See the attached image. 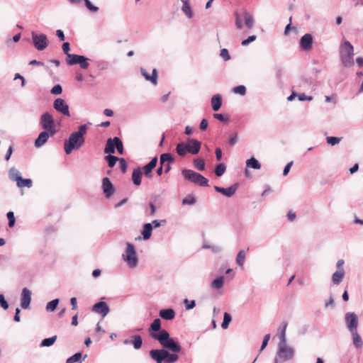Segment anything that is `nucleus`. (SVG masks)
Returning <instances> with one entry per match:
<instances>
[{"instance_id":"f257e3e1","label":"nucleus","mask_w":363,"mask_h":363,"mask_svg":"<svg viewBox=\"0 0 363 363\" xmlns=\"http://www.w3.org/2000/svg\"><path fill=\"white\" fill-rule=\"evenodd\" d=\"M150 330L153 331L150 333V337L157 340L164 348L173 352H179L182 350V347L170 337L169 332L164 329L161 330L160 319L156 318L152 321Z\"/></svg>"},{"instance_id":"f03ea898","label":"nucleus","mask_w":363,"mask_h":363,"mask_svg":"<svg viewBox=\"0 0 363 363\" xmlns=\"http://www.w3.org/2000/svg\"><path fill=\"white\" fill-rule=\"evenodd\" d=\"M87 130V125H81L78 128V130L70 134L68 140L64 143L65 152L67 155H69L73 150H79L85 142L84 135Z\"/></svg>"},{"instance_id":"7ed1b4c3","label":"nucleus","mask_w":363,"mask_h":363,"mask_svg":"<svg viewBox=\"0 0 363 363\" xmlns=\"http://www.w3.org/2000/svg\"><path fill=\"white\" fill-rule=\"evenodd\" d=\"M182 175L184 180L199 186H208V179L200 173L192 169H184L182 170Z\"/></svg>"},{"instance_id":"20e7f679","label":"nucleus","mask_w":363,"mask_h":363,"mask_svg":"<svg viewBox=\"0 0 363 363\" xmlns=\"http://www.w3.org/2000/svg\"><path fill=\"white\" fill-rule=\"evenodd\" d=\"M122 257L129 267L135 268L137 267L138 264V258L133 244L129 242L127 243L125 254H123Z\"/></svg>"},{"instance_id":"39448f33","label":"nucleus","mask_w":363,"mask_h":363,"mask_svg":"<svg viewBox=\"0 0 363 363\" xmlns=\"http://www.w3.org/2000/svg\"><path fill=\"white\" fill-rule=\"evenodd\" d=\"M40 125L44 130L51 133V135H55L57 133L54 118L49 112H45L41 115Z\"/></svg>"},{"instance_id":"423d86ee","label":"nucleus","mask_w":363,"mask_h":363,"mask_svg":"<svg viewBox=\"0 0 363 363\" xmlns=\"http://www.w3.org/2000/svg\"><path fill=\"white\" fill-rule=\"evenodd\" d=\"M116 149L118 154H123V145L122 140L118 137H114L113 138H109L105 145L104 153L113 154L115 153Z\"/></svg>"},{"instance_id":"0eeeda50","label":"nucleus","mask_w":363,"mask_h":363,"mask_svg":"<svg viewBox=\"0 0 363 363\" xmlns=\"http://www.w3.org/2000/svg\"><path fill=\"white\" fill-rule=\"evenodd\" d=\"M294 356V350L286 345H278V350L277 352L276 357L278 361L286 362L291 359Z\"/></svg>"},{"instance_id":"6e6552de","label":"nucleus","mask_w":363,"mask_h":363,"mask_svg":"<svg viewBox=\"0 0 363 363\" xmlns=\"http://www.w3.org/2000/svg\"><path fill=\"white\" fill-rule=\"evenodd\" d=\"M32 40L35 48L39 51L45 50L48 45L47 35L45 34H37L33 31L31 33Z\"/></svg>"},{"instance_id":"1a4fd4ad","label":"nucleus","mask_w":363,"mask_h":363,"mask_svg":"<svg viewBox=\"0 0 363 363\" xmlns=\"http://www.w3.org/2000/svg\"><path fill=\"white\" fill-rule=\"evenodd\" d=\"M53 108L57 112L60 113L63 116H70L69 105L65 99L62 98L56 99L53 102Z\"/></svg>"},{"instance_id":"9d476101","label":"nucleus","mask_w":363,"mask_h":363,"mask_svg":"<svg viewBox=\"0 0 363 363\" xmlns=\"http://www.w3.org/2000/svg\"><path fill=\"white\" fill-rule=\"evenodd\" d=\"M345 320L347 328L350 332L357 331L358 325V317L353 312H348L345 314Z\"/></svg>"},{"instance_id":"9b49d317","label":"nucleus","mask_w":363,"mask_h":363,"mask_svg":"<svg viewBox=\"0 0 363 363\" xmlns=\"http://www.w3.org/2000/svg\"><path fill=\"white\" fill-rule=\"evenodd\" d=\"M238 187H239V184L235 183L233 185H231L230 186H229L228 188H223V187L215 186L214 190L216 192L220 193V194H223L224 196H225L226 197L230 198V197H232L235 194Z\"/></svg>"},{"instance_id":"f8f14e48","label":"nucleus","mask_w":363,"mask_h":363,"mask_svg":"<svg viewBox=\"0 0 363 363\" xmlns=\"http://www.w3.org/2000/svg\"><path fill=\"white\" fill-rule=\"evenodd\" d=\"M186 145L188 152L192 155H196L200 151L201 143L194 138H188Z\"/></svg>"},{"instance_id":"ddd939ff","label":"nucleus","mask_w":363,"mask_h":363,"mask_svg":"<svg viewBox=\"0 0 363 363\" xmlns=\"http://www.w3.org/2000/svg\"><path fill=\"white\" fill-rule=\"evenodd\" d=\"M313 45V36L310 33L304 34L300 39L299 47L302 50L309 51Z\"/></svg>"},{"instance_id":"4468645a","label":"nucleus","mask_w":363,"mask_h":363,"mask_svg":"<svg viewBox=\"0 0 363 363\" xmlns=\"http://www.w3.org/2000/svg\"><path fill=\"white\" fill-rule=\"evenodd\" d=\"M92 311L105 317L109 313V307L106 302L99 301L93 306Z\"/></svg>"},{"instance_id":"2eb2a0df","label":"nucleus","mask_w":363,"mask_h":363,"mask_svg":"<svg viewBox=\"0 0 363 363\" xmlns=\"http://www.w3.org/2000/svg\"><path fill=\"white\" fill-rule=\"evenodd\" d=\"M30 301L31 291L27 288H23L21 292V306L26 309L29 307Z\"/></svg>"},{"instance_id":"dca6fc26","label":"nucleus","mask_w":363,"mask_h":363,"mask_svg":"<svg viewBox=\"0 0 363 363\" xmlns=\"http://www.w3.org/2000/svg\"><path fill=\"white\" fill-rule=\"evenodd\" d=\"M50 136L51 135V133H50L47 130H43L40 133L38 138L35 139L34 145L36 148H40L43 145H44L47 141L48 140Z\"/></svg>"},{"instance_id":"f3484780","label":"nucleus","mask_w":363,"mask_h":363,"mask_svg":"<svg viewBox=\"0 0 363 363\" xmlns=\"http://www.w3.org/2000/svg\"><path fill=\"white\" fill-rule=\"evenodd\" d=\"M102 188L106 197H111L114 193V187L108 177L102 179Z\"/></svg>"},{"instance_id":"a211bd4d","label":"nucleus","mask_w":363,"mask_h":363,"mask_svg":"<svg viewBox=\"0 0 363 363\" xmlns=\"http://www.w3.org/2000/svg\"><path fill=\"white\" fill-rule=\"evenodd\" d=\"M163 352L164 348L152 350L150 351V356L157 363H162L163 362L165 363V357Z\"/></svg>"},{"instance_id":"6ab92c4d","label":"nucleus","mask_w":363,"mask_h":363,"mask_svg":"<svg viewBox=\"0 0 363 363\" xmlns=\"http://www.w3.org/2000/svg\"><path fill=\"white\" fill-rule=\"evenodd\" d=\"M157 161H158L157 157H155L147 164H145L143 167L144 174L146 177H151V173H152L153 169L157 166Z\"/></svg>"},{"instance_id":"aec40b11","label":"nucleus","mask_w":363,"mask_h":363,"mask_svg":"<svg viewBox=\"0 0 363 363\" xmlns=\"http://www.w3.org/2000/svg\"><path fill=\"white\" fill-rule=\"evenodd\" d=\"M141 74L145 78L147 81L151 82L153 84H157V71L156 69H153L152 74L150 75L147 73L145 69L141 67L140 68Z\"/></svg>"},{"instance_id":"412c9836","label":"nucleus","mask_w":363,"mask_h":363,"mask_svg":"<svg viewBox=\"0 0 363 363\" xmlns=\"http://www.w3.org/2000/svg\"><path fill=\"white\" fill-rule=\"evenodd\" d=\"M160 316L166 320H170L174 318L175 311L172 308L162 309L159 313Z\"/></svg>"},{"instance_id":"4be33fe9","label":"nucleus","mask_w":363,"mask_h":363,"mask_svg":"<svg viewBox=\"0 0 363 363\" xmlns=\"http://www.w3.org/2000/svg\"><path fill=\"white\" fill-rule=\"evenodd\" d=\"M352 45L347 40H345L340 47V55H354Z\"/></svg>"},{"instance_id":"5701e85b","label":"nucleus","mask_w":363,"mask_h":363,"mask_svg":"<svg viewBox=\"0 0 363 363\" xmlns=\"http://www.w3.org/2000/svg\"><path fill=\"white\" fill-rule=\"evenodd\" d=\"M142 172L140 167H137L133 169L132 173V180L135 186H139L141 184Z\"/></svg>"},{"instance_id":"b1692460","label":"nucleus","mask_w":363,"mask_h":363,"mask_svg":"<svg viewBox=\"0 0 363 363\" xmlns=\"http://www.w3.org/2000/svg\"><path fill=\"white\" fill-rule=\"evenodd\" d=\"M167 348H164V354L165 357V363H174L179 359V355L177 354V352L170 353L169 351L166 350Z\"/></svg>"},{"instance_id":"393cba45","label":"nucleus","mask_w":363,"mask_h":363,"mask_svg":"<svg viewBox=\"0 0 363 363\" xmlns=\"http://www.w3.org/2000/svg\"><path fill=\"white\" fill-rule=\"evenodd\" d=\"M222 105V97L220 94H216L211 98L212 109L214 111H218Z\"/></svg>"},{"instance_id":"a878e982","label":"nucleus","mask_w":363,"mask_h":363,"mask_svg":"<svg viewBox=\"0 0 363 363\" xmlns=\"http://www.w3.org/2000/svg\"><path fill=\"white\" fill-rule=\"evenodd\" d=\"M152 223H145L144 225L143 229L142 230V235H143V239L145 240L150 239V238L152 235Z\"/></svg>"},{"instance_id":"bb28decb","label":"nucleus","mask_w":363,"mask_h":363,"mask_svg":"<svg viewBox=\"0 0 363 363\" xmlns=\"http://www.w3.org/2000/svg\"><path fill=\"white\" fill-rule=\"evenodd\" d=\"M353 55H340V60L344 67H349L353 65Z\"/></svg>"},{"instance_id":"cd10ccee","label":"nucleus","mask_w":363,"mask_h":363,"mask_svg":"<svg viewBox=\"0 0 363 363\" xmlns=\"http://www.w3.org/2000/svg\"><path fill=\"white\" fill-rule=\"evenodd\" d=\"M182 11L185 13V15L189 18H191L194 16L193 11L191 9L190 3L189 0L184 1V4L182 7Z\"/></svg>"},{"instance_id":"c85d7f7f","label":"nucleus","mask_w":363,"mask_h":363,"mask_svg":"<svg viewBox=\"0 0 363 363\" xmlns=\"http://www.w3.org/2000/svg\"><path fill=\"white\" fill-rule=\"evenodd\" d=\"M131 344L135 350H139L143 345V340L140 335L131 336Z\"/></svg>"},{"instance_id":"c756f323","label":"nucleus","mask_w":363,"mask_h":363,"mask_svg":"<svg viewBox=\"0 0 363 363\" xmlns=\"http://www.w3.org/2000/svg\"><path fill=\"white\" fill-rule=\"evenodd\" d=\"M83 55L71 54L67 57V63L69 65H78Z\"/></svg>"},{"instance_id":"7c9ffc66","label":"nucleus","mask_w":363,"mask_h":363,"mask_svg":"<svg viewBox=\"0 0 363 363\" xmlns=\"http://www.w3.org/2000/svg\"><path fill=\"white\" fill-rule=\"evenodd\" d=\"M345 272L337 270L333 273L332 276L333 283L335 285H338L343 279L345 277Z\"/></svg>"},{"instance_id":"2f4dec72","label":"nucleus","mask_w":363,"mask_h":363,"mask_svg":"<svg viewBox=\"0 0 363 363\" xmlns=\"http://www.w3.org/2000/svg\"><path fill=\"white\" fill-rule=\"evenodd\" d=\"M352 335V342L356 348H362L363 345V341L358 334L357 331L351 332Z\"/></svg>"},{"instance_id":"473e14b6","label":"nucleus","mask_w":363,"mask_h":363,"mask_svg":"<svg viewBox=\"0 0 363 363\" xmlns=\"http://www.w3.org/2000/svg\"><path fill=\"white\" fill-rule=\"evenodd\" d=\"M246 166L254 169H259L261 168L259 162L253 157L246 161Z\"/></svg>"},{"instance_id":"72a5a7b5","label":"nucleus","mask_w":363,"mask_h":363,"mask_svg":"<svg viewBox=\"0 0 363 363\" xmlns=\"http://www.w3.org/2000/svg\"><path fill=\"white\" fill-rule=\"evenodd\" d=\"M224 277L220 276L215 279L211 284V286L215 289H220L223 286L224 284Z\"/></svg>"},{"instance_id":"f704fd0d","label":"nucleus","mask_w":363,"mask_h":363,"mask_svg":"<svg viewBox=\"0 0 363 363\" xmlns=\"http://www.w3.org/2000/svg\"><path fill=\"white\" fill-rule=\"evenodd\" d=\"M9 177L11 180L16 181L17 183L19 181V178L21 179V175L18 169L12 167L9 171Z\"/></svg>"},{"instance_id":"c9c22d12","label":"nucleus","mask_w":363,"mask_h":363,"mask_svg":"<svg viewBox=\"0 0 363 363\" xmlns=\"http://www.w3.org/2000/svg\"><path fill=\"white\" fill-rule=\"evenodd\" d=\"M245 18V24L249 28L251 29L254 26V19L252 16L248 13L247 11H244L243 13Z\"/></svg>"},{"instance_id":"e433bc0d","label":"nucleus","mask_w":363,"mask_h":363,"mask_svg":"<svg viewBox=\"0 0 363 363\" xmlns=\"http://www.w3.org/2000/svg\"><path fill=\"white\" fill-rule=\"evenodd\" d=\"M176 152L179 156L184 157L188 152L186 145L184 143H178L176 147Z\"/></svg>"},{"instance_id":"4c0bfd02","label":"nucleus","mask_w":363,"mask_h":363,"mask_svg":"<svg viewBox=\"0 0 363 363\" xmlns=\"http://www.w3.org/2000/svg\"><path fill=\"white\" fill-rule=\"evenodd\" d=\"M60 300L58 298L53 299L48 302L46 305L45 309L48 312H53L56 310Z\"/></svg>"},{"instance_id":"58836bf2","label":"nucleus","mask_w":363,"mask_h":363,"mask_svg":"<svg viewBox=\"0 0 363 363\" xmlns=\"http://www.w3.org/2000/svg\"><path fill=\"white\" fill-rule=\"evenodd\" d=\"M105 160L107 162L108 167L112 168L115 166L116 163L119 161L120 158L112 155V154H108L105 157Z\"/></svg>"},{"instance_id":"ea45409f","label":"nucleus","mask_w":363,"mask_h":363,"mask_svg":"<svg viewBox=\"0 0 363 363\" xmlns=\"http://www.w3.org/2000/svg\"><path fill=\"white\" fill-rule=\"evenodd\" d=\"M194 167L199 171H203L206 167L205 161L201 158L194 160Z\"/></svg>"},{"instance_id":"a19ab883","label":"nucleus","mask_w":363,"mask_h":363,"mask_svg":"<svg viewBox=\"0 0 363 363\" xmlns=\"http://www.w3.org/2000/svg\"><path fill=\"white\" fill-rule=\"evenodd\" d=\"M56 340H57V335H54V336L48 337V338H45L42 340L40 345V347H50L51 345H52L55 343Z\"/></svg>"},{"instance_id":"79ce46f5","label":"nucleus","mask_w":363,"mask_h":363,"mask_svg":"<svg viewBox=\"0 0 363 363\" xmlns=\"http://www.w3.org/2000/svg\"><path fill=\"white\" fill-rule=\"evenodd\" d=\"M18 187L26 186L30 188L32 186V180L30 179H23L22 177L19 178V181L16 183Z\"/></svg>"},{"instance_id":"37998d69","label":"nucleus","mask_w":363,"mask_h":363,"mask_svg":"<svg viewBox=\"0 0 363 363\" xmlns=\"http://www.w3.org/2000/svg\"><path fill=\"white\" fill-rule=\"evenodd\" d=\"M196 202L195 196L189 194L182 199V205H194Z\"/></svg>"},{"instance_id":"c03bdc74","label":"nucleus","mask_w":363,"mask_h":363,"mask_svg":"<svg viewBox=\"0 0 363 363\" xmlns=\"http://www.w3.org/2000/svg\"><path fill=\"white\" fill-rule=\"evenodd\" d=\"M81 357H82V353L81 352H77L70 357H69L66 363H81Z\"/></svg>"},{"instance_id":"a18cd8bd","label":"nucleus","mask_w":363,"mask_h":363,"mask_svg":"<svg viewBox=\"0 0 363 363\" xmlns=\"http://www.w3.org/2000/svg\"><path fill=\"white\" fill-rule=\"evenodd\" d=\"M231 320H232V317H231L230 314H229L227 312L224 313L223 320L221 324L222 328L227 329L228 328V325H229L230 323L231 322Z\"/></svg>"},{"instance_id":"49530a36","label":"nucleus","mask_w":363,"mask_h":363,"mask_svg":"<svg viewBox=\"0 0 363 363\" xmlns=\"http://www.w3.org/2000/svg\"><path fill=\"white\" fill-rule=\"evenodd\" d=\"M225 169V165L223 163L217 164L215 168V174L217 177H221L224 174Z\"/></svg>"},{"instance_id":"de8ad7c7","label":"nucleus","mask_w":363,"mask_h":363,"mask_svg":"<svg viewBox=\"0 0 363 363\" xmlns=\"http://www.w3.org/2000/svg\"><path fill=\"white\" fill-rule=\"evenodd\" d=\"M245 259V252L243 250H240L236 257V263L238 266H242Z\"/></svg>"},{"instance_id":"09e8293b","label":"nucleus","mask_w":363,"mask_h":363,"mask_svg":"<svg viewBox=\"0 0 363 363\" xmlns=\"http://www.w3.org/2000/svg\"><path fill=\"white\" fill-rule=\"evenodd\" d=\"M161 161H164L167 164L172 163L174 162V157L170 153H163L160 157Z\"/></svg>"},{"instance_id":"8fccbe9b","label":"nucleus","mask_w":363,"mask_h":363,"mask_svg":"<svg viewBox=\"0 0 363 363\" xmlns=\"http://www.w3.org/2000/svg\"><path fill=\"white\" fill-rule=\"evenodd\" d=\"M96 66L99 70H105L108 68L109 63L106 60H99L96 62Z\"/></svg>"},{"instance_id":"3c124183","label":"nucleus","mask_w":363,"mask_h":363,"mask_svg":"<svg viewBox=\"0 0 363 363\" xmlns=\"http://www.w3.org/2000/svg\"><path fill=\"white\" fill-rule=\"evenodd\" d=\"M326 140L328 144L330 145L331 146H334L340 142L341 138L330 136L327 137Z\"/></svg>"},{"instance_id":"603ef678","label":"nucleus","mask_w":363,"mask_h":363,"mask_svg":"<svg viewBox=\"0 0 363 363\" xmlns=\"http://www.w3.org/2000/svg\"><path fill=\"white\" fill-rule=\"evenodd\" d=\"M7 218H8V220H9V226L10 228H12L15 225V222H16V219H15V216H14V213L12 211H9L7 213Z\"/></svg>"},{"instance_id":"864d4df0","label":"nucleus","mask_w":363,"mask_h":363,"mask_svg":"<svg viewBox=\"0 0 363 363\" xmlns=\"http://www.w3.org/2000/svg\"><path fill=\"white\" fill-rule=\"evenodd\" d=\"M86 7L91 12H96L99 11V8L96 6H94L90 0H84Z\"/></svg>"},{"instance_id":"5fc2aeb1","label":"nucleus","mask_w":363,"mask_h":363,"mask_svg":"<svg viewBox=\"0 0 363 363\" xmlns=\"http://www.w3.org/2000/svg\"><path fill=\"white\" fill-rule=\"evenodd\" d=\"M62 92V87L60 84L55 85L50 90V93L53 95H60Z\"/></svg>"},{"instance_id":"6e6d98bb","label":"nucleus","mask_w":363,"mask_h":363,"mask_svg":"<svg viewBox=\"0 0 363 363\" xmlns=\"http://www.w3.org/2000/svg\"><path fill=\"white\" fill-rule=\"evenodd\" d=\"M89 58L86 57L83 55L82 59L80 60L78 65H79L80 67L83 69H86L89 67V64L88 62Z\"/></svg>"},{"instance_id":"4d7b16f0","label":"nucleus","mask_w":363,"mask_h":363,"mask_svg":"<svg viewBox=\"0 0 363 363\" xmlns=\"http://www.w3.org/2000/svg\"><path fill=\"white\" fill-rule=\"evenodd\" d=\"M233 92L243 96L246 93V88L243 85H239L233 88Z\"/></svg>"},{"instance_id":"13d9d810","label":"nucleus","mask_w":363,"mask_h":363,"mask_svg":"<svg viewBox=\"0 0 363 363\" xmlns=\"http://www.w3.org/2000/svg\"><path fill=\"white\" fill-rule=\"evenodd\" d=\"M119 166L121 172L124 174L126 172L128 169V164L126 160L124 158H120L119 160Z\"/></svg>"},{"instance_id":"bf43d9fd","label":"nucleus","mask_w":363,"mask_h":363,"mask_svg":"<svg viewBox=\"0 0 363 363\" xmlns=\"http://www.w3.org/2000/svg\"><path fill=\"white\" fill-rule=\"evenodd\" d=\"M234 16H235V18L236 28L238 30H241L242 28L241 17H240V14L237 12L235 13Z\"/></svg>"},{"instance_id":"052dcab7","label":"nucleus","mask_w":363,"mask_h":363,"mask_svg":"<svg viewBox=\"0 0 363 363\" xmlns=\"http://www.w3.org/2000/svg\"><path fill=\"white\" fill-rule=\"evenodd\" d=\"M184 303L186 310L192 309L196 306V302L194 300L189 301L188 299H185L184 301Z\"/></svg>"},{"instance_id":"680f3d73","label":"nucleus","mask_w":363,"mask_h":363,"mask_svg":"<svg viewBox=\"0 0 363 363\" xmlns=\"http://www.w3.org/2000/svg\"><path fill=\"white\" fill-rule=\"evenodd\" d=\"M256 39H257V36H256V35H250V36H249L247 39L243 40L241 42V45H242V46H247V45H248L250 43L254 42Z\"/></svg>"},{"instance_id":"e2e57ef3","label":"nucleus","mask_w":363,"mask_h":363,"mask_svg":"<svg viewBox=\"0 0 363 363\" xmlns=\"http://www.w3.org/2000/svg\"><path fill=\"white\" fill-rule=\"evenodd\" d=\"M0 306L4 310L8 309L9 306L3 294H0Z\"/></svg>"},{"instance_id":"0e129e2a","label":"nucleus","mask_w":363,"mask_h":363,"mask_svg":"<svg viewBox=\"0 0 363 363\" xmlns=\"http://www.w3.org/2000/svg\"><path fill=\"white\" fill-rule=\"evenodd\" d=\"M238 142V133L231 135L228 139V143L230 146H234Z\"/></svg>"},{"instance_id":"69168bd1","label":"nucleus","mask_w":363,"mask_h":363,"mask_svg":"<svg viewBox=\"0 0 363 363\" xmlns=\"http://www.w3.org/2000/svg\"><path fill=\"white\" fill-rule=\"evenodd\" d=\"M220 56L225 61H228L230 59L228 50L225 48H223L220 50Z\"/></svg>"},{"instance_id":"338daca9","label":"nucleus","mask_w":363,"mask_h":363,"mask_svg":"<svg viewBox=\"0 0 363 363\" xmlns=\"http://www.w3.org/2000/svg\"><path fill=\"white\" fill-rule=\"evenodd\" d=\"M279 342L278 345H286V333H279Z\"/></svg>"},{"instance_id":"774afa93","label":"nucleus","mask_w":363,"mask_h":363,"mask_svg":"<svg viewBox=\"0 0 363 363\" xmlns=\"http://www.w3.org/2000/svg\"><path fill=\"white\" fill-rule=\"evenodd\" d=\"M213 117L216 118V119H218L220 121H222V122H228L229 121V118L228 117H225L223 114L221 113H214L213 114Z\"/></svg>"}]
</instances>
